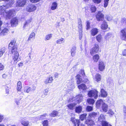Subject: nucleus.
<instances>
[{"label":"nucleus","instance_id":"6e6552de","mask_svg":"<svg viewBox=\"0 0 126 126\" xmlns=\"http://www.w3.org/2000/svg\"><path fill=\"white\" fill-rule=\"evenodd\" d=\"M36 7L35 5H28L26 8V10L28 12H31L36 10Z\"/></svg>","mask_w":126,"mask_h":126},{"label":"nucleus","instance_id":"680f3d73","mask_svg":"<svg viewBox=\"0 0 126 126\" xmlns=\"http://www.w3.org/2000/svg\"><path fill=\"white\" fill-rule=\"evenodd\" d=\"M4 68V66L2 64L0 63V70H3Z\"/></svg>","mask_w":126,"mask_h":126},{"label":"nucleus","instance_id":"aec40b11","mask_svg":"<svg viewBox=\"0 0 126 126\" xmlns=\"http://www.w3.org/2000/svg\"><path fill=\"white\" fill-rule=\"evenodd\" d=\"M81 77V76L79 75L77 76V84H79L82 82V79Z\"/></svg>","mask_w":126,"mask_h":126},{"label":"nucleus","instance_id":"5fc2aeb1","mask_svg":"<svg viewBox=\"0 0 126 126\" xmlns=\"http://www.w3.org/2000/svg\"><path fill=\"white\" fill-rule=\"evenodd\" d=\"M106 18L107 20L108 21H110L112 19V17L110 16L107 15V16Z\"/></svg>","mask_w":126,"mask_h":126},{"label":"nucleus","instance_id":"4d7b16f0","mask_svg":"<svg viewBox=\"0 0 126 126\" xmlns=\"http://www.w3.org/2000/svg\"><path fill=\"white\" fill-rule=\"evenodd\" d=\"M68 88L70 90H72L74 88V85L73 84H71L68 87Z\"/></svg>","mask_w":126,"mask_h":126},{"label":"nucleus","instance_id":"f3484780","mask_svg":"<svg viewBox=\"0 0 126 126\" xmlns=\"http://www.w3.org/2000/svg\"><path fill=\"white\" fill-rule=\"evenodd\" d=\"M105 65L104 63L102 62H100L99 64V69L100 71H103L105 68Z\"/></svg>","mask_w":126,"mask_h":126},{"label":"nucleus","instance_id":"052dcab7","mask_svg":"<svg viewBox=\"0 0 126 126\" xmlns=\"http://www.w3.org/2000/svg\"><path fill=\"white\" fill-rule=\"evenodd\" d=\"M80 75H81V76H84L85 75V73L84 71L83 70H81L80 71Z\"/></svg>","mask_w":126,"mask_h":126},{"label":"nucleus","instance_id":"f257e3e1","mask_svg":"<svg viewBox=\"0 0 126 126\" xmlns=\"http://www.w3.org/2000/svg\"><path fill=\"white\" fill-rule=\"evenodd\" d=\"M6 7L4 5L0 6V14L6 19H9L15 14V11L14 10H12L6 12Z\"/></svg>","mask_w":126,"mask_h":126},{"label":"nucleus","instance_id":"412c9836","mask_svg":"<svg viewBox=\"0 0 126 126\" xmlns=\"http://www.w3.org/2000/svg\"><path fill=\"white\" fill-rule=\"evenodd\" d=\"M57 3L56 2H54L52 3L51 9L52 10H54L57 9Z\"/></svg>","mask_w":126,"mask_h":126},{"label":"nucleus","instance_id":"c756f323","mask_svg":"<svg viewBox=\"0 0 126 126\" xmlns=\"http://www.w3.org/2000/svg\"><path fill=\"white\" fill-rule=\"evenodd\" d=\"M99 59V57L98 55L96 54L94 55L93 57V59L94 62H97Z\"/></svg>","mask_w":126,"mask_h":126},{"label":"nucleus","instance_id":"37998d69","mask_svg":"<svg viewBox=\"0 0 126 126\" xmlns=\"http://www.w3.org/2000/svg\"><path fill=\"white\" fill-rule=\"evenodd\" d=\"M96 39L98 42H100L101 40L102 37L100 35H98L96 36Z\"/></svg>","mask_w":126,"mask_h":126},{"label":"nucleus","instance_id":"1a4fd4ad","mask_svg":"<svg viewBox=\"0 0 126 126\" xmlns=\"http://www.w3.org/2000/svg\"><path fill=\"white\" fill-rule=\"evenodd\" d=\"M53 79L52 77L50 75L44 80V82L45 84H47L48 83H51L53 82Z\"/></svg>","mask_w":126,"mask_h":126},{"label":"nucleus","instance_id":"ea45409f","mask_svg":"<svg viewBox=\"0 0 126 126\" xmlns=\"http://www.w3.org/2000/svg\"><path fill=\"white\" fill-rule=\"evenodd\" d=\"M87 102L89 104H93L94 102V101L93 99L91 98L88 99L87 100Z\"/></svg>","mask_w":126,"mask_h":126},{"label":"nucleus","instance_id":"dca6fc26","mask_svg":"<svg viewBox=\"0 0 126 126\" xmlns=\"http://www.w3.org/2000/svg\"><path fill=\"white\" fill-rule=\"evenodd\" d=\"M108 27V25L107 23L105 21H103L102 24L101 25V28L103 30L107 29Z\"/></svg>","mask_w":126,"mask_h":126},{"label":"nucleus","instance_id":"a211bd4d","mask_svg":"<svg viewBox=\"0 0 126 126\" xmlns=\"http://www.w3.org/2000/svg\"><path fill=\"white\" fill-rule=\"evenodd\" d=\"M85 123L88 126H93L94 124V122L90 119H88L86 120Z\"/></svg>","mask_w":126,"mask_h":126},{"label":"nucleus","instance_id":"603ef678","mask_svg":"<svg viewBox=\"0 0 126 126\" xmlns=\"http://www.w3.org/2000/svg\"><path fill=\"white\" fill-rule=\"evenodd\" d=\"M121 23L122 24H126V18L124 17L121 20Z\"/></svg>","mask_w":126,"mask_h":126},{"label":"nucleus","instance_id":"f704fd0d","mask_svg":"<svg viewBox=\"0 0 126 126\" xmlns=\"http://www.w3.org/2000/svg\"><path fill=\"white\" fill-rule=\"evenodd\" d=\"M52 35V34L46 35L45 38V41H47V40H49L51 39Z\"/></svg>","mask_w":126,"mask_h":126},{"label":"nucleus","instance_id":"0eeeda50","mask_svg":"<svg viewBox=\"0 0 126 126\" xmlns=\"http://www.w3.org/2000/svg\"><path fill=\"white\" fill-rule=\"evenodd\" d=\"M99 47L97 44L94 45L93 48L90 50V53L91 55L97 53L99 51Z\"/></svg>","mask_w":126,"mask_h":126},{"label":"nucleus","instance_id":"e433bc0d","mask_svg":"<svg viewBox=\"0 0 126 126\" xmlns=\"http://www.w3.org/2000/svg\"><path fill=\"white\" fill-rule=\"evenodd\" d=\"M65 41V40L64 38H61L58 39L56 41V43L58 44H61L62 43H64Z\"/></svg>","mask_w":126,"mask_h":126},{"label":"nucleus","instance_id":"09e8293b","mask_svg":"<svg viewBox=\"0 0 126 126\" xmlns=\"http://www.w3.org/2000/svg\"><path fill=\"white\" fill-rule=\"evenodd\" d=\"M102 126H108V124L107 122L104 120L101 122Z\"/></svg>","mask_w":126,"mask_h":126},{"label":"nucleus","instance_id":"a878e982","mask_svg":"<svg viewBox=\"0 0 126 126\" xmlns=\"http://www.w3.org/2000/svg\"><path fill=\"white\" fill-rule=\"evenodd\" d=\"M82 106H79L76 107L75 110L76 112L79 113L82 111Z\"/></svg>","mask_w":126,"mask_h":126},{"label":"nucleus","instance_id":"774afa93","mask_svg":"<svg viewBox=\"0 0 126 126\" xmlns=\"http://www.w3.org/2000/svg\"><path fill=\"white\" fill-rule=\"evenodd\" d=\"M122 54L123 56L126 55V50H125L123 51Z\"/></svg>","mask_w":126,"mask_h":126},{"label":"nucleus","instance_id":"5701e85b","mask_svg":"<svg viewBox=\"0 0 126 126\" xmlns=\"http://www.w3.org/2000/svg\"><path fill=\"white\" fill-rule=\"evenodd\" d=\"M35 33L34 32H32L30 35L28 39V41H29L32 39H34L35 38Z\"/></svg>","mask_w":126,"mask_h":126},{"label":"nucleus","instance_id":"13d9d810","mask_svg":"<svg viewBox=\"0 0 126 126\" xmlns=\"http://www.w3.org/2000/svg\"><path fill=\"white\" fill-rule=\"evenodd\" d=\"M107 82L109 84L112 83L113 82V80L111 78H109L107 80Z\"/></svg>","mask_w":126,"mask_h":126},{"label":"nucleus","instance_id":"423d86ee","mask_svg":"<svg viewBox=\"0 0 126 126\" xmlns=\"http://www.w3.org/2000/svg\"><path fill=\"white\" fill-rule=\"evenodd\" d=\"M26 3V0H18L16 2V6L22 7L24 6Z\"/></svg>","mask_w":126,"mask_h":126},{"label":"nucleus","instance_id":"2f4dec72","mask_svg":"<svg viewBox=\"0 0 126 126\" xmlns=\"http://www.w3.org/2000/svg\"><path fill=\"white\" fill-rule=\"evenodd\" d=\"M17 90L18 91H20L21 88H22V86L21 85V82L20 81H19L17 83Z\"/></svg>","mask_w":126,"mask_h":126},{"label":"nucleus","instance_id":"6e6d98bb","mask_svg":"<svg viewBox=\"0 0 126 126\" xmlns=\"http://www.w3.org/2000/svg\"><path fill=\"white\" fill-rule=\"evenodd\" d=\"M102 0H93V2L95 3L99 4L100 3Z\"/></svg>","mask_w":126,"mask_h":126},{"label":"nucleus","instance_id":"f8f14e48","mask_svg":"<svg viewBox=\"0 0 126 126\" xmlns=\"http://www.w3.org/2000/svg\"><path fill=\"white\" fill-rule=\"evenodd\" d=\"M18 21L16 18H13L11 21V23L12 26L14 27L18 24Z\"/></svg>","mask_w":126,"mask_h":126},{"label":"nucleus","instance_id":"8fccbe9b","mask_svg":"<svg viewBox=\"0 0 126 126\" xmlns=\"http://www.w3.org/2000/svg\"><path fill=\"white\" fill-rule=\"evenodd\" d=\"M93 110V107H92L88 106L86 108L87 111H91Z\"/></svg>","mask_w":126,"mask_h":126},{"label":"nucleus","instance_id":"4be33fe9","mask_svg":"<svg viewBox=\"0 0 126 126\" xmlns=\"http://www.w3.org/2000/svg\"><path fill=\"white\" fill-rule=\"evenodd\" d=\"M102 108L103 111L105 112L107 111L108 108V106L107 104L105 103L102 106Z\"/></svg>","mask_w":126,"mask_h":126},{"label":"nucleus","instance_id":"338daca9","mask_svg":"<svg viewBox=\"0 0 126 126\" xmlns=\"http://www.w3.org/2000/svg\"><path fill=\"white\" fill-rule=\"evenodd\" d=\"M123 111L124 113H126V107L125 106H123Z\"/></svg>","mask_w":126,"mask_h":126},{"label":"nucleus","instance_id":"ddd939ff","mask_svg":"<svg viewBox=\"0 0 126 126\" xmlns=\"http://www.w3.org/2000/svg\"><path fill=\"white\" fill-rule=\"evenodd\" d=\"M105 103L102 99L98 100L96 103L97 108L98 109L101 106H102Z\"/></svg>","mask_w":126,"mask_h":126},{"label":"nucleus","instance_id":"393cba45","mask_svg":"<svg viewBox=\"0 0 126 126\" xmlns=\"http://www.w3.org/2000/svg\"><path fill=\"white\" fill-rule=\"evenodd\" d=\"M9 30L6 28H5L0 33V35H6L9 32Z\"/></svg>","mask_w":126,"mask_h":126},{"label":"nucleus","instance_id":"7ed1b4c3","mask_svg":"<svg viewBox=\"0 0 126 126\" xmlns=\"http://www.w3.org/2000/svg\"><path fill=\"white\" fill-rule=\"evenodd\" d=\"M83 96L81 94L77 95L75 98H73L72 99H70L68 101V102H73L74 100L76 101V102L78 103H79L81 102L83 98Z\"/></svg>","mask_w":126,"mask_h":126},{"label":"nucleus","instance_id":"49530a36","mask_svg":"<svg viewBox=\"0 0 126 126\" xmlns=\"http://www.w3.org/2000/svg\"><path fill=\"white\" fill-rule=\"evenodd\" d=\"M91 9L92 12H94L96 10V8L94 6H92Z\"/></svg>","mask_w":126,"mask_h":126},{"label":"nucleus","instance_id":"c85d7f7f","mask_svg":"<svg viewBox=\"0 0 126 126\" xmlns=\"http://www.w3.org/2000/svg\"><path fill=\"white\" fill-rule=\"evenodd\" d=\"M94 79L97 82L100 81L101 79V76L98 74H97L95 76Z\"/></svg>","mask_w":126,"mask_h":126},{"label":"nucleus","instance_id":"4c0bfd02","mask_svg":"<svg viewBox=\"0 0 126 126\" xmlns=\"http://www.w3.org/2000/svg\"><path fill=\"white\" fill-rule=\"evenodd\" d=\"M112 35L110 33H107L105 36L106 39L107 40H109V39H111L113 38Z\"/></svg>","mask_w":126,"mask_h":126},{"label":"nucleus","instance_id":"9b49d317","mask_svg":"<svg viewBox=\"0 0 126 126\" xmlns=\"http://www.w3.org/2000/svg\"><path fill=\"white\" fill-rule=\"evenodd\" d=\"M78 27L79 29V31L81 33L82 32V21L81 19L79 18L78 19Z\"/></svg>","mask_w":126,"mask_h":126},{"label":"nucleus","instance_id":"864d4df0","mask_svg":"<svg viewBox=\"0 0 126 126\" xmlns=\"http://www.w3.org/2000/svg\"><path fill=\"white\" fill-rule=\"evenodd\" d=\"M108 113L111 115H113L114 114V112L111 110H109Z\"/></svg>","mask_w":126,"mask_h":126},{"label":"nucleus","instance_id":"b1692460","mask_svg":"<svg viewBox=\"0 0 126 126\" xmlns=\"http://www.w3.org/2000/svg\"><path fill=\"white\" fill-rule=\"evenodd\" d=\"M76 47L75 46L73 47L71 50V56H74L75 55L76 52Z\"/></svg>","mask_w":126,"mask_h":126},{"label":"nucleus","instance_id":"3c124183","mask_svg":"<svg viewBox=\"0 0 126 126\" xmlns=\"http://www.w3.org/2000/svg\"><path fill=\"white\" fill-rule=\"evenodd\" d=\"M42 124L43 126H47L48 125V121L47 120L44 121Z\"/></svg>","mask_w":126,"mask_h":126},{"label":"nucleus","instance_id":"69168bd1","mask_svg":"<svg viewBox=\"0 0 126 126\" xmlns=\"http://www.w3.org/2000/svg\"><path fill=\"white\" fill-rule=\"evenodd\" d=\"M28 23H27L25 22L24 25L23 26V28L24 29H25L26 27L28 26Z\"/></svg>","mask_w":126,"mask_h":126},{"label":"nucleus","instance_id":"39448f33","mask_svg":"<svg viewBox=\"0 0 126 126\" xmlns=\"http://www.w3.org/2000/svg\"><path fill=\"white\" fill-rule=\"evenodd\" d=\"M96 17L97 20L99 21H103L104 19V15L100 11L97 12Z\"/></svg>","mask_w":126,"mask_h":126},{"label":"nucleus","instance_id":"de8ad7c7","mask_svg":"<svg viewBox=\"0 0 126 126\" xmlns=\"http://www.w3.org/2000/svg\"><path fill=\"white\" fill-rule=\"evenodd\" d=\"M109 0H104V7L106 8L108 5Z\"/></svg>","mask_w":126,"mask_h":126},{"label":"nucleus","instance_id":"f03ea898","mask_svg":"<svg viewBox=\"0 0 126 126\" xmlns=\"http://www.w3.org/2000/svg\"><path fill=\"white\" fill-rule=\"evenodd\" d=\"M15 42L11 41L9 46V49H12L11 52L13 55V59L14 61H16L18 57L19 53L17 51V47L15 44Z\"/></svg>","mask_w":126,"mask_h":126},{"label":"nucleus","instance_id":"79ce46f5","mask_svg":"<svg viewBox=\"0 0 126 126\" xmlns=\"http://www.w3.org/2000/svg\"><path fill=\"white\" fill-rule=\"evenodd\" d=\"M87 114L86 113H84L82 114L80 116V118L81 121H83L84 119L86 118Z\"/></svg>","mask_w":126,"mask_h":126},{"label":"nucleus","instance_id":"a19ab883","mask_svg":"<svg viewBox=\"0 0 126 126\" xmlns=\"http://www.w3.org/2000/svg\"><path fill=\"white\" fill-rule=\"evenodd\" d=\"M97 113L92 112L90 113L89 115V117L90 118L94 117L97 116Z\"/></svg>","mask_w":126,"mask_h":126},{"label":"nucleus","instance_id":"4468645a","mask_svg":"<svg viewBox=\"0 0 126 126\" xmlns=\"http://www.w3.org/2000/svg\"><path fill=\"white\" fill-rule=\"evenodd\" d=\"M121 38L123 40H125L126 39V28L124 29L121 31Z\"/></svg>","mask_w":126,"mask_h":126},{"label":"nucleus","instance_id":"0e129e2a","mask_svg":"<svg viewBox=\"0 0 126 126\" xmlns=\"http://www.w3.org/2000/svg\"><path fill=\"white\" fill-rule=\"evenodd\" d=\"M32 19L31 18H30L29 19H28L25 22L28 24L29 23H30L32 21Z\"/></svg>","mask_w":126,"mask_h":126},{"label":"nucleus","instance_id":"9d476101","mask_svg":"<svg viewBox=\"0 0 126 126\" xmlns=\"http://www.w3.org/2000/svg\"><path fill=\"white\" fill-rule=\"evenodd\" d=\"M71 121L73 124L74 126H77H77H79V120L76 119L72 117L71 119Z\"/></svg>","mask_w":126,"mask_h":126},{"label":"nucleus","instance_id":"a18cd8bd","mask_svg":"<svg viewBox=\"0 0 126 126\" xmlns=\"http://www.w3.org/2000/svg\"><path fill=\"white\" fill-rule=\"evenodd\" d=\"M86 29L87 30L89 29L90 28V23L89 21H87L86 22Z\"/></svg>","mask_w":126,"mask_h":126},{"label":"nucleus","instance_id":"58836bf2","mask_svg":"<svg viewBox=\"0 0 126 126\" xmlns=\"http://www.w3.org/2000/svg\"><path fill=\"white\" fill-rule=\"evenodd\" d=\"M5 48L3 47L0 49V57H1L5 52Z\"/></svg>","mask_w":126,"mask_h":126},{"label":"nucleus","instance_id":"2eb2a0df","mask_svg":"<svg viewBox=\"0 0 126 126\" xmlns=\"http://www.w3.org/2000/svg\"><path fill=\"white\" fill-rule=\"evenodd\" d=\"M98 32V30L96 28H93L90 31L91 34L93 36L97 34Z\"/></svg>","mask_w":126,"mask_h":126},{"label":"nucleus","instance_id":"e2e57ef3","mask_svg":"<svg viewBox=\"0 0 126 126\" xmlns=\"http://www.w3.org/2000/svg\"><path fill=\"white\" fill-rule=\"evenodd\" d=\"M40 0H30V1L32 3L37 2L40 1Z\"/></svg>","mask_w":126,"mask_h":126},{"label":"nucleus","instance_id":"20e7f679","mask_svg":"<svg viewBox=\"0 0 126 126\" xmlns=\"http://www.w3.org/2000/svg\"><path fill=\"white\" fill-rule=\"evenodd\" d=\"M98 92L96 90H91L89 91L88 95L89 97H94V98L96 99L98 96Z\"/></svg>","mask_w":126,"mask_h":126},{"label":"nucleus","instance_id":"bf43d9fd","mask_svg":"<svg viewBox=\"0 0 126 126\" xmlns=\"http://www.w3.org/2000/svg\"><path fill=\"white\" fill-rule=\"evenodd\" d=\"M49 91L48 89H45L44 91V93L45 95H47V94L48 93Z\"/></svg>","mask_w":126,"mask_h":126},{"label":"nucleus","instance_id":"c9c22d12","mask_svg":"<svg viewBox=\"0 0 126 126\" xmlns=\"http://www.w3.org/2000/svg\"><path fill=\"white\" fill-rule=\"evenodd\" d=\"M31 87H28L27 86H26L24 88V92H25L28 93H29L30 91H31Z\"/></svg>","mask_w":126,"mask_h":126},{"label":"nucleus","instance_id":"c03bdc74","mask_svg":"<svg viewBox=\"0 0 126 126\" xmlns=\"http://www.w3.org/2000/svg\"><path fill=\"white\" fill-rule=\"evenodd\" d=\"M47 115V114H44L43 115H41L39 116V118L40 120H42L45 119L46 116Z\"/></svg>","mask_w":126,"mask_h":126},{"label":"nucleus","instance_id":"cd10ccee","mask_svg":"<svg viewBox=\"0 0 126 126\" xmlns=\"http://www.w3.org/2000/svg\"><path fill=\"white\" fill-rule=\"evenodd\" d=\"M101 96L103 97H106L107 95V93L103 89H101Z\"/></svg>","mask_w":126,"mask_h":126},{"label":"nucleus","instance_id":"473e14b6","mask_svg":"<svg viewBox=\"0 0 126 126\" xmlns=\"http://www.w3.org/2000/svg\"><path fill=\"white\" fill-rule=\"evenodd\" d=\"M21 123L24 126H28L29 123V121L27 120H22L21 122Z\"/></svg>","mask_w":126,"mask_h":126},{"label":"nucleus","instance_id":"7c9ffc66","mask_svg":"<svg viewBox=\"0 0 126 126\" xmlns=\"http://www.w3.org/2000/svg\"><path fill=\"white\" fill-rule=\"evenodd\" d=\"M78 88L79 89H82L83 90H86L87 88V87L84 84H82L79 85L78 86Z\"/></svg>","mask_w":126,"mask_h":126},{"label":"nucleus","instance_id":"bb28decb","mask_svg":"<svg viewBox=\"0 0 126 126\" xmlns=\"http://www.w3.org/2000/svg\"><path fill=\"white\" fill-rule=\"evenodd\" d=\"M58 113V111L54 110L49 114V115L51 117H55L57 116Z\"/></svg>","mask_w":126,"mask_h":126},{"label":"nucleus","instance_id":"72a5a7b5","mask_svg":"<svg viewBox=\"0 0 126 126\" xmlns=\"http://www.w3.org/2000/svg\"><path fill=\"white\" fill-rule=\"evenodd\" d=\"M105 120V118L104 115L102 114H101L98 118V121H99L101 122L104 121Z\"/></svg>","mask_w":126,"mask_h":126},{"label":"nucleus","instance_id":"6ab92c4d","mask_svg":"<svg viewBox=\"0 0 126 126\" xmlns=\"http://www.w3.org/2000/svg\"><path fill=\"white\" fill-rule=\"evenodd\" d=\"M77 103H72L67 105V106L68 108V109L72 110L74 109V108L75 106L77 105Z\"/></svg>","mask_w":126,"mask_h":126}]
</instances>
